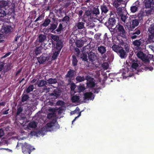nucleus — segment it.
Returning <instances> with one entry per match:
<instances>
[{
  "mask_svg": "<svg viewBox=\"0 0 154 154\" xmlns=\"http://www.w3.org/2000/svg\"><path fill=\"white\" fill-rule=\"evenodd\" d=\"M76 13L79 15V17H81L82 15L83 11L82 10H77L76 11Z\"/></svg>",
  "mask_w": 154,
  "mask_h": 154,
  "instance_id": "obj_57",
  "label": "nucleus"
},
{
  "mask_svg": "<svg viewBox=\"0 0 154 154\" xmlns=\"http://www.w3.org/2000/svg\"><path fill=\"white\" fill-rule=\"evenodd\" d=\"M23 110V107H21V106H20L19 107H18L17 110L16 112V116H19L20 113L21 112H22Z\"/></svg>",
  "mask_w": 154,
  "mask_h": 154,
  "instance_id": "obj_50",
  "label": "nucleus"
},
{
  "mask_svg": "<svg viewBox=\"0 0 154 154\" xmlns=\"http://www.w3.org/2000/svg\"><path fill=\"white\" fill-rule=\"evenodd\" d=\"M54 51H53L52 56H51V60H55L57 59L58 56L59 54L57 51L56 50H54Z\"/></svg>",
  "mask_w": 154,
  "mask_h": 154,
  "instance_id": "obj_26",
  "label": "nucleus"
},
{
  "mask_svg": "<svg viewBox=\"0 0 154 154\" xmlns=\"http://www.w3.org/2000/svg\"><path fill=\"white\" fill-rule=\"evenodd\" d=\"M110 17L107 21L105 23V25L109 29H113V27L115 26L116 23V17H115L112 11L110 12Z\"/></svg>",
  "mask_w": 154,
  "mask_h": 154,
  "instance_id": "obj_5",
  "label": "nucleus"
},
{
  "mask_svg": "<svg viewBox=\"0 0 154 154\" xmlns=\"http://www.w3.org/2000/svg\"><path fill=\"white\" fill-rule=\"evenodd\" d=\"M113 29L118 33V35L125 38L126 37L127 32L123 25L120 23H117Z\"/></svg>",
  "mask_w": 154,
  "mask_h": 154,
  "instance_id": "obj_3",
  "label": "nucleus"
},
{
  "mask_svg": "<svg viewBox=\"0 0 154 154\" xmlns=\"http://www.w3.org/2000/svg\"><path fill=\"white\" fill-rule=\"evenodd\" d=\"M112 48L113 51L116 53L121 59H124L127 57L128 54H126L123 47L114 44L112 45Z\"/></svg>",
  "mask_w": 154,
  "mask_h": 154,
  "instance_id": "obj_4",
  "label": "nucleus"
},
{
  "mask_svg": "<svg viewBox=\"0 0 154 154\" xmlns=\"http://www.w3.org/2000/svg\"><path fill=\"white\" fill-rule=\"evenodd\" d=\"M75 80L77 81V82H83L85 79V77L84 75L81 76V75H78L76 77Z\"/></svg>",
  "mask_w": 154,
  "mask_h": 154,
  "instance_id": "obj_27",
  "label": "nucleus"
},
{
  "mask_svg": "<svg viewBox=\"0 0 154 154\" xmlns=\"http://www.w3.org/2000/svg\"><path fill=\"white\" fill-rule=\"evenodd\" d=\"M144 12L143 11H140L138 13V20H139V23L143 20V17L145 15Z\"/></svg>",
  "mask_w": 154,
  "mask_h": 154,
  "instance_id": "obj_35",
  "label": "nucleus"
},
{
  "mask_svg": "<svg viewBox=\"0 0 154 154\" xmlns=\"http://www.w3.org/2000/svg\"><path fill=\"white\" fill-rule=\"evenodd\" d=\"M122 45L124 46V48L125 49V52L126 54H127L129 53V51L130 49V45H129L127 44L126 42L123 43Z\"/></svg>",
  "mask_w": 154,
  "mask_h": 154,
  "instance_id": "obj_32",
  "label": "nucleus"
},
{
  "mask_svg": "<svg viewBox=\"0 0 154 154\" xmlns=\"http://www.w3.org/2000/svg\"><path fill=\"white\" fill-rule=\"evenodd\" d=\"M63 24V23H60L58 25L57 22L52 23L50 24L48 30L54 34H60L63 31L64 28Z\"/></svg>",
  "mask_w": 154,
  "mask_h": 154,
  "instance_id": "obj_1",
  "label": "nucleus"
},
{
  "mask_svg": "<svg viewBox=\"0 0 154 154\" xmlns=\"http://www.w3.org/2000/svg\"><path fill=\"white\" fill-rule=\"evenodd\" d=\"M8 5V2L7 1H0V7L3 8Z\"/></svg>",
  "mask_w": 154,
  "mask_h": 154,
  "instance_id": "obj_47",
  "label": "nucleus"
},
{
  "mask_svg": "<svg viewBox=\"0 0 154 154\" xmlns=\"http://www.w3.org/2000/svg\"><path fill=\"white\" fill-rule=\"evenodd\" d=\"M144 54L143 52L140 51L137 53L136 55L138 58L141 59L143 61L144 57Z\"/></svg>",
  "mask_w": 154,
  "mask_h": 154,
  "instance_id": "obj_45",
  "label": "nucleus"
},
{
  "mask_svg": "<svg viewBox=\"0 0 154 154\" xmlns=\"http://www.w3.org/2000/svg\"><path fill=\"white\" fill-rule=\"evenodd\" d=\"M109 4L106 3H104L102 5H100V9L101 10V16L100 19L101 20H103L106 17V14L109 9Z\"/></svg>",
  "mask_w": 154,
  "mask_h": 154,
  "instance_id": "obj_6",
  "label": "nucleus"
},
{
  "mask_svg": "<svg viewBox=\"0 0 154 154\" xmlns=\"http://www.w3.org/2000/svg\"><path fill=\"white\" fill-rule=\"evenodd\" d=\"M138 66V64L137 63H133L132 64V67L133 68L136 69Z\"/></svg>",
  "mask_w": 154,
  "mask_h": 154,
  "instance_id": "obj_61",
  "label": "nucleus"
},
{
  "mask_svg": "<svg viewBox=\"0 0 154 154\" xmlns=\"http://www.w3.org/2000/svg\"><path fill=\"white\" fill-rule=\"evenodd\" d=\"M146 43L143 38L136 39L132 42V44L134 47L135 50H140L141 49V46L143 45Z\"/></svg>",
  "mask_w": 154,
  "mask_h": 154,
  "instance_id": "obj_8",
  "label": "nucleus"
},
{
  "mask_svg": "<svg viewBox=\"0 0 154 154\" xmlns=\"http://www.w3.org/2000/svg\"><path fill=\"white\" fill-rule=\"evenodd\" d=\"M5 37V34L4 32H2V29L0 31V39H3Z\"/></svg>",
  "mask_w": 154,
  "mask_h": 154,
  "instance_id": "obj_58",
  "label": "nucleus"
},
{
  "mask_svg": "<svg viewBox=\"0 0 154 154\" xmlns=\"http://www.w3.org/2000/svg\"><path fill=\"white\" fill-rule=\"evenodd\" d=\"M47 82L49 84H55L57 82V80L56 78H51L47 80Z\"/></svg>",
  "mask_w": 154,
  "mask_h": 154,
  "instance_id": "obj_36",
  "label": "nucleus"
},
{
  "mask_svg": "<svg viewBox=\"0 0 154 154\" xmlns=\"http://www.w3.org/2000/svg\"><path fill=\"white\" fill-rule=\"evenodd\" d=\"M75 74V71L74 70L70 69L67 72L65 77L66 78H72Z\"/></svg>",
  "mask_w": 154,
  "mask_h": 154,
  "instance_id": "obj_18",
  "label": "nucleus"
},
{
  "mask_svg": "<svg viewBox=\"0 0 154 154\" xmlns=\"http://www.w3.org/2000/svg\"><path fill=\"white\" fill-rule=\"evenodd\" d=\"M6 14V12L3 9L0 8V18L1 17H4Z\"/></svg>",
  "mask_w": 154,
  "mask_h": 154,
  "instance_id": "obj_54",
  "label": "nucleus"
},
{
  "mask_svg": "<svg viewBox=\"0 0 154 154\" xmlns=\"http://www.w3.org/2000/svg\"><path fill=\"white\" fill-rule=\"evenodd\" d=\"M43 17L42 15H39L36 19L35 20V22H36L37 21L39 20H41L43 19Z\"/></svg>",
  "mask_w": 154,
  "mask_h": 154,
  "instance_id": "obj_63",
  "label": "nucleus"
},
{
  "mask_svg": "<svg viewBox=\"0 0 154 154\" xmlns=\"http://www.w3.org/2000/svg\"><path fill=\"white\" fill-rule=\"evenodd\" d=\"M117 9V12L119 16L121 17L123 12L122 8L118 7Z\"/></svg>",
  "mask_w": 154,
  "mask_h": 154,
  "instance_id": "obj_49",
  "label": "nucleus"
},
{
  "mask_svg": "<svg viewBox=\"0 0 154 154\" xmlns=\"http://www.w3.org/2000/svg\"><path fill=\"white\" fill-rule=\"evenodd\" d=\"M38 37L36 40V43L37 45L39 46L41 45L42 46L43 45L44 42L47 40V36L45 34H38Z\"/></svg>",
  "mask_w": 154,
  "mask_h": 154,
  "instance_id": "obj_9",
  "label": "nucleus"
},
{
  "mask_svg": "<svg viewBox=\"0 0 154 154\" xmlns=\"http://www.w3.org/2000/svg\"><path fill=\"white\" fill-rule=\"evenodd\" d=\"M85 79L87 81V85L88 88H94L95 86L94 79L91 77L90 75H87L85 76Z\"/></svg>",
  "mask_w": 154,
  "mask_h": 154,
  "instance_id": "obj_11",
  "label": "nucleus"
},
{
  "mask_svg": "<svg viewBox=\"0 0 154 154\" xmlns=\"http://www.w3.org/2000/svg\"><path fill=\"white\" fill-rule=\"evenodd\" d=\"M51 39L54 41L56 42H57L59 40L60 37L58 35L56 34H51Z\"/></svg>",
  "mask_w": 154,
  "mask_h": 154,
  "instance_id": "obj_41",
  "label": "nucleus"
},
{
  "mask_svg": "<svg viewBox=\"0 0 154 154\" xmlns=\"http://www.w3.org/2000/svg\"><path fill=\"white\" fill-rule=\"evenodd\" d=\"M35 44L36 48L34 52L36 55L37 56V55H38L39 54H40V53H42V51L43 47L42 46H41V45H39V46L37 45L36 40L35 42Z\"/></svg>",
  "mask_w": 154,
  "mask_h": 154,
  "instance_id": "obj_20",
  "label": "nucleus"
},
{
  "mask_svg": "<svg viewBox=\"0 0 154 154\" xmlns=\"http://www.w3.org/2000/svg\"><path fill=\"white\" fill-rule=\"evenodd\" d=\"M86 23V26L87 28H93L95 26V23L93 22H87Z\"/></svg>",
  "mask_w": 154,
  "mask_h": 154,
  "instance_id": "obj_29",
  "label": "nucleus"
},
{
  "mask_svg": "<svg viewBox=\"0 0 154 154\" xmlns=\"http://www.w3.org/2000/svg\"><path fill=\"white\" fill-rule=\"evenodd\" d=\"M133 31L134 32L135 34H136V35H137V37H139V35L141 33V31L139 29L137 28L134 30L133 29Z\"/></svg>",
  "mask_w": 154,
  "mask_h": 154,
  "instance_id": "obj_51",
  "label": "nucleus"
},
{
  "mask_svg": "<svg viewBox=\"0 0 154 154\" xmlns=\"http://www.w3.org/2000/svg\"><path fill=\"white\" fill-rule=\"evenodd\" d=\"M79 96L77 95H74L71 98V101L72 102L76 103L79 102Z\"/></svg>",
  "mask_w": 154,
  "mask_h": 154,
  "instance_id": "obj_38",
  "label": "nucleus"
},
{
  "mask_svg": "<svg viewBox=\"0 0 154 154\" xmlns=\"http://www.w3.org/2000/svg\"><path fill=\"white\" fill-rule=\"evenodd\" d=\"M65 104V102L63 101H61V100H59L57 102V105L58 106H62L64 105Z\"/></svg>",
  "mask_w": 154,
  "mask_h": 154,
  "instance_id": "obj_56",
  "label": "nucleus"
},
{
  "mask_svg": "<svg viewBox=\"0 0 154 154\" xmlns=\"http://www.w3.org/2000/svg\"><path fill=\"white\" fill-rule=\"evenodd\" d=\"M131 38L132 39H135V38H137V35H136V34H135V33L133 31H133H131Z\"/></svg>",
  "mask_w": 154,
  "mask_h": 154,
  "instance_id": "obj_53",
  "label": "nucleus"
},
{
  "mask_svg": "<svg viewBox=\"0 0 154 154\" xmlns=\"http://www.w3.org/2000/svg\"><path fill=\"white\" fill-rule=\"evenodd\" d=\"M152 57H153V55H150L149 57V56H146V54H144L143 61L148 63V62H149V59H151Z\"/></svg>",
  "mask_w": 154,
  "mask_h": 154,
  "instance_id": "obj_37",
  "label": "nucleus"
},
{
  "mask_svg": "<svg viewBox=\"0 0 154 154\" xmlns=\"http://www.w3.org/2000/svg\"><path fill=\"white\" fill-rule=\"evenodd\" d=\"M51 22V20L50 19L48 18H47L45 19L43 23L41 24V26H43V27H47V26L49 25Z\"/></svg>",
  "mask_w": 154,
  "mask_h": 154,
  "instance_id": "obj_28",
  "label": "nucleus"
},
{
  "mask_svg": "<svg viewBox=\"0 0 154 154\" xmlns=\"http://www.w3.org/2000/svg\"><path fill=\"white\" fill-rule=\"evenodd\" d=\"M100 12L98 7H94L92 10H87L85 13V15L87 16L88 18L91 20L95 19L97 17V15L100 14Z\"/></svg>",
  "mask_w": 154,
  "mask_h": 154,
  "instance_id": "obj_2",
  "label": "nucleus"
},
{
  "mask_svg": "<svg viewBox=\"0 0 154 154\" xmlns=\"http://www.w3.org/2000/svg\"><path fill=\"white\" fill-rule=\"evenodd\" d=\"M55 116V114L54 113H49L47 115V118L49 119L53 118L54 116Z\"/></svg>",
  "mask_w": 154,
  "mask_h": 154,
  "instance_id": "obj_60",
  "label": "nucleus"
},
{
  "mask_svg": "<svg viewBox=\"0 0 154 154\" xmlns=\"http://www.w3.org/2000/svg\"><path fill=\"white\" fill-rule=\"evenodd\" d=\"M11 63H8L5 66L4 71V72H7L8 71L10 70L11 69L12 66H11Z\"/></svg>",
  "mask_w": 154,
  "mask_h": 154,
  "instance_id": "obj_39",
  "label": "nucleus"
},
{
  "mask_svg": "<svg viewBox=\"0 0 154 154\" xmlns=\"http://www.w3.org/2000/svg\"><path fill=\"white\" fill-rule=\"evenodd\" d=\"M13 30V28L11 26H7L2 29V31L4 32L5 35V34H10Z\"/></svg>",
  "mask_w": 154,
  "mask_h": 154,
  "instance_id": "obj_16",
  "label": "nucleus"
},
{
  "mask_svg": "<svg viewBox=\"0 0 154 154\" xmlns=\"http://www.w3.org/2000/svg\"><path fill=\"white\" fill-rule=\"evenodd\" d=\"M48 82L46 81L43 80H39L37 82V85L38 87H43V86H45V85H47Z\"/></svg>",
  "mask_w": 154,
  "mask_h": 154,
  "instance_id": "obj_25",
  "label": "nucleus"
},
{
  "mask_svg": "<svg viewBox=\"0 0 154 154\" xmlns=\"http://www.w3.org/2000/svg\"><path fill=\"white\" fill-rule=\"evenodd\" d=\"M50 57L46 54H42L40 57L37 58L38 62L40 64L44 63L47 60L50 59Z\"/></svg>",
  "mask_w": 154,
  "mask_h": 154,
  "instance_id": "obj_12",
  "label": "nucleus"
},
{
  "mask_svg": "<svg viewBox=\"0 0 154 154\" xmlns=\"http://www.w3.org/2000/svg\"><path fill=\"white\" fill-rule=\"evenodd\" d=\"M72 64L73 66H76L77 65L78 60L76 56L73 55L72 56Z\"/></svg>",
  "mask_w": 154,
  "mask_h": 154,
  "instance_id": "obj_31",
  "label": "nucleus"
},
{
  "mask_svg": "<svg viewBox=\"0 0 154 154\" xmlns=\"http://www.w3.org/2000/svg\"><path fill=\"white\" fill-rule=\"evenodd\" d=\"M78 89L79 91V92H83V91H84L85 90V87L83 86H79L78 87Z\"/></svg>",
  "mask_w": 154,
  "mask_h": 154,
  "instance_id": "obj_59",
  "label": "nucleus"
},
{
  "mask_svg": "<svg viewBox=\"0 0 154 154\" xmlns=\"http://www.w3.org/2000/svg\"><path fill=\"white\" fill-rule=\"evenodd\" d=\"M80 58L82 59V61H88V60L87 55L84 53H82L80 54Z\"/></svg>",
  "mask_w": 154,
  "mask_h": 154,
  "instance_id": "obj_33",
  "label": "nucleus"
},
{
  "mask_svg": "<svg viewBox=\"0 0 154 154\" xmlns=\"http://www.w3.org/2000/svg\"><path fill=\"white\" fill-rule=\"evenodd\" d=\"M97 50L100 54L101 55L105 54L106 51V47L103 45H100L97 47Z\"/></svg>",
  "mask_w": 154,
  "mask_h": 154,
  "instance_id": "obj_24",
  "label": "nucleus"
},
{
  "mask_svg": "<svg viewBox=\"0 0 154 154\" xmlns=\"http://www.w3.org/2000/svg\"><path fill=\"white\" fill-rule=\"evenodd\" d=\"M139 23V20L138 19H135L132 20V26H127V28L130 31L131 30H134V27L138 26Z\"/></svg>",
  "mask_w": 154,
  "mask_h": 154,
  "instance_id": "obj_13",
  "label": "nucleus"
},
{
  "mask_svg": "<svg viewBox=\"0 0 154 154\" xmlns=\"http://www.w3.org/2000/svg\"><path fill=\"white\" fill-rule=\"evenodd\" d=\"M56 120H54L50 123H48L46 125L47 128H51L53 129V128H54V127L55 125H57V126H58V124L56 123Z\"/></svg>",
  "mask_w": 154,
  "mask_h": 154,
  "instance_id": "obj_21",
  "label": "nucleus"
},
{
  "mask_svg": "<svg viewBox=\"0 0 154 154\" xmlns=\"http://www.w3.org/2000/svg\"><path fill=\"white\" fill-rule=\"evenodd\" d=\"M149 32L148 39L150 41L154 42V23H152L148 29Z\"/></svg>",
  "mask_w": 154,
  "mask_h": 154,
  "instance_id": "obj_10",
  "label": "nucleus"
},
{
  "mask_svg": "<svg viewBox=\"0 0 154 154\" xmlns=\"http://www.w3.org/2000/svg\"><path fill=\"white\" fill-rule=\"evenodd\" d=\"M37 126V124L35 122H30L28 125V127L30 128H35Z\"/></svg>",
  "mask_w": 154,
  "mask_h": 154,
  "instance_id": "obj_46",
  "label": "nucleus"
},
{
  "mask_svg": "<svg viewBox=\"0 0 154 154\" xmlns=\"http://www.w3.org/2000/svg\"><path fill=\"white\" fill-rule=\"evenodd\" d=\"M60 21H62V22H65L67 23V24H68V23H69L70 21V17L69 16H68L66 14V15L62 19H61L60 20Z\"/></svg>",
  "mask_w": 154,
  "mask_h": 154,
  "instance_id": "obj_34",
  "label": "nucleus"
},
{
  "mask_svg": "<svg viewBox=\"0 0 154 154\" xmlns=\"http://www.w3.org/2000/svg\"><path fill=\"white\" fill-rule=\"evenodd\" d=\"M94 98V96L93 93L91 92H86L84 94V99L86 100H93Z\"/></svg>",
  "mask_w": 154,
  "mask_h": 154,
  "instance_id": "obj_19",
  "label": "nucleus"
},
{
  "mask_svg": "<svg viewBox=\"0 0 154 154\" xmlns=\"http://www.w3.org/2000/svg\"><path fill=\"white\" fill-rule=\"evenodd\" d=\"M140 2L139 1H137L133 3V6L130 8V10L132 13H135L138 10L140 6Z\"/></svg>",
  "mask_w": 154,
  "mask_h": 154,
  "instance_id": "obj_14",
  "label": "nucleus"
},
{
  "mask_svg": "<svg viewBox=\"0 0 154 154\" xmlns=\"http://www.w3.org/2000/svg\"><path fill=\"white\" fill-rule=\"evenodd\" d=\"M123 1V0H114L113 5L116 8H117L121 5Z\"/></svg>",
  "mask_w": 154,
  "mask_h": 154,
  "instance_id": "obj_30",
  "label": "nucleus"
},
{
  "mask_svg": "<svg viewBox=\"0 0 154 154\" xmlns=\"http://www.w3.org/2000/svg\"><path fill=\"white\" fill-rule=\"evenodd\" d=\"M34 88V86L33 85H29L27 88L26 91L27 93H29V92H32Z\"/></svg>",
  "mask_w": 154,
  "mask_h": 154,
  "instance_id": "obj_43",
  "label": "nucleus"
},
{
  "mask_svg": "<svg viewBox=\"0 0 154 154\" xmlns=\"http://www.w3.org/2000/svg\"><path fill=\"white\" fill-rule=\"evenodd\" d=\"M61 92L60 90L57 89H55L52 93L50 94V95L51 97L54 98V99L57 98L59 95H60Z\"/></svg>",
  "mask_w": 154,
  "mask_h": 154,
  "instance_id": "obj_17",
  "label": "nucleus"
},
{
  "mask_svg": "<svg viewBox=\"0 0 154 154\" xmlns=\"http://www.w3.org/2000/svg\"><path fill=\"white\" fill-rule=\"evenodd\" d=\"M97 57L95 54L93 52H90L88 54V57L89 61L93 62L97 58Z\"/></svg>",
  "mask_w": 154,
  "mask_h": 154,
  "instance_id": "obj_23",
  "label": "nucleus"
},
{
  "mask_svg": "<svg viewBox=\"0 0 154 154\" xmlns=\"http://www.w3.org/2000/svg\"><path fill=\"white\" fill-rule=\"evenodd\" d=\"M128 17L127 14H124V11H123L122 14V15L121 17V19L124 23H125V21Z\"/></svg>",
  "mask_w": 154,
  "mask_h": 154,
  "instance_id": "obj_48",
  "label": "nucleus"
},
{
  "mask_svg": "<svg viewBox=\"0 0 154 154\" xmlns=\"http://www.w3.org/2000/svg\"><path fill=\"white\" fill-rule=\"evenodd\" d=\"M22 149L23 154H30L33 150L35 149V148H32L31 146L26 143H24L23 144H22Z\"/></svg>",
  "mask_w": 154,
  "mask_h": 154,
  "instance_id": "obj_7",
  "label": "nucleus"
},
{
  "mask_svg": "<svg viewBox=\"0 0 154 154\" xmlns=\"http://www.w3.org/2000/svg\"><path fill=\"white\" fill-rule=\"evenodd\" d=\"M76 87V85L74 82L71 83L70 84V89L72 91H74Z\"/></svg>",
  "mask_w": 154,
  "mask_h": 154,
  "instance_id": "obj_55",
  "label": "nucleus"
},
{
  "mask_svg": "<svg viewBox=\"0 0 154 154\" xmlns=\"http://www.w3.org/2000/svg\"><path fill=\"white\" fill-rule=\"evenodd\" d=\"M144 2L146 8H150L151 3L150 0H144Z\"/></svg>",
  "mask_w": 154,
  "mask_h": 154,
  "instance_id": "obj_42",
  "label": "nucleus"
},
{
  "mask_svg": "<svg viewBox=\"0 0 154 154\" xmlns=\"http://www.w3.org/2000/svg\"><path fill=\"white\" fill-rule=\"evenodd\" d=\"M29 98V97L28 95L27 94H23L21 97V101L23 102L26 101Z\"/></svg>",
  "mask_w": 154,
  "mask_h": 154,
  "instance_id": "obj_44",
  "label": "nucleus"
},
{
  "mask_svg": "<svg viewBox=\"0 0 154 154\" xmlns=\"http://www.w3.org/2000/svg\"><path fill=\"white\" fill-rule=\"evenodd\" d=\"M63 46V42L59 39L58 41L57 42L56 46L54 47V50H57L59 53V54Z\"/></svg>",
  "mask_w": 154,
  "mask_h": 154,
  "instance_id": "obj_15",
  "label": "nucleus"
},
{
  "mask_svg": "<svg viewBox=\"0 0 154 154\" xmlns=\"http://www.w3.org/2000/svg\"><path fill=\"white\" fill-rule=\"evenodd\" d=\"M84 23L82 22H79L75 24V26L78 28V29H81L84 27Z\"/></svg>",
  "mask_w": 154,
  "mask_h": 154,
  "instance_id": "obj_40",
  "label": "nucleus"
},
{
  "mask_svg": "<svg viewBox=\"0 0 154 154\" xmlns=\"http://www.w3.org/2000/svg\"><path fill=\"white\" fill-rule=\"evenodd\" d=\"M4 65L2 62H0V72H1L2 70L4 68Z\"/></svg>",
  "mask_w": 154,
  "mask_h": 154,
  "instance_id": "obj_64",
  "label": "nucleus"
},
{
  "mask_svg": "<svg viewBox=\"0 0 154 154\" xmlns=\"http://www.w3.org/2000/svg\"><path fill=\"white\" fill-rule=\"evenodd\" d=\"M85 39L86 40H87V41L86 42H85V44H86L87 45H86L83 48V49L84 51H86V47L87 46V45H89L90 44V43H91V41H90V39Z\"/></svg>",
  "mask_w": 154,
  "mask_h": 154,
  "instance_id": "obj_52",
  "label": "nucleus"
},
{
  "mask_svg": "<svg viewBox=\"0 0 154 154\" xmlns=\"http://www.w3.org/2000/svg\"><path fill=\"white\" fill-rule=\"evenodd\" d=\"M87 41L85 39H79V40H76L75 42V45L78 48H81L82 47L85 42Z\"/></svg>",
  "mask_w": 154,
  "mask_h": 154,
  "instance_id": "obj_22",
  "label": "nucleus"
},
{
  "mask_svg": "<svg viewBox=\"0 0 154 154\" xmlns=\"http://www.w3.org/2000/svg\"><path fill=\"white\" fill-rule=\"evenodd\" d=\"M152 9H148L147 10H146L145 11L146 14L149 15L150 14H151V13L152 12Z\"/></svg>",
  "mask_w": 154,
  "mask_h": 154,
  "instance_id": "obj_62",
  "label": "nucleus"
}]
</instances>
